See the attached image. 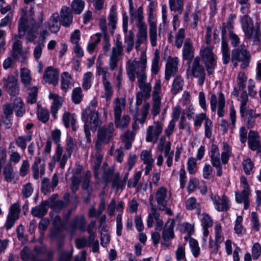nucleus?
I'll return each instance as SVG.
<instances>
[{
	"mask_svg": "<svg viewBox=\"0 0 261 261\" xmlns=\"http://www.w3.org/2000/svg\"><path fill=\"white\" fill-rule=\"evenodd\" d=\"M49 98L53 99L50 112L53 117L56 119L58 110L62 106V98L58 94L52 93L49 94Z\"/></svg>",
	"mask_w": 261,
	"mask_h": 261,
	"instance_id": "33",
	"label": "nucleus"
},
{
	"mask_svg": "<svg viewBox=\"0 0 261 261\" xmlns=\"http://www.w3.org/2000/svg\"><path fill=\"white\" fill-rule=\"evenodd\" d=\"M12 57L15 60H17L19 56L24 58V54L22 52V42L19 40L15 41L12 46Z\"/></svg>",
	"mask_w": 261,
	"mask_h": 261,
	"instance_id": "50",
	"label": "nucleus"
},
{
	"mask_svg": "<svg viewBox=\"0 0 261 261\" xmlns=\"http://www.w3.org/2000/svg\"><path fill=\"white\" fill-rule=\"evenodd\" d=\"M147 76L138 80V85L141 90L142 92L144 93V96L148 98L150 96L151 91V85L150 83H147Z\"/></svg>",
	"mask_w": 261,
	"mask_h": 261,
	"instance_id": "37",
	"label": "nucleus"
},
{
	"mask_svg": "<svg viewBox=\"0 0 261 261\" xmlns=\"http://www.w3.org/2000/svg\"><path fill=\"white\" fill-rule=\"evenodd\" d=\"M108 20L109 26L111 27L112 29V31L111 33L113 35L114 33V30L116 28V23L118 20L116 6L115 5H113L111 8L108 16Z\"/></svg>",
	"mask_w": 261,
	"mask_h": 261,
	"instance_id": "38",
	"label": "nucleus"
},
{
	"mask_svg": "<svg viewBox=\"0 0 261 261\" xmlns=\"http://www.w3.org/2000/svg\"><path fill=\"white\" fill-rule=\"evenodd\" d=\"M247 77L244 72L240 71L238 73L237 82L239 89L243 90L246 87Z\"/></svg>",
	"mask_w": 261,
	"mask_h": 261,
	"instance_id": "64",
	"label": "nucleus"
},
{
	"mask_svg": "<svg viewBox=\"0 0 261 261\" xmlns=\"http://www.w3.org/2000/svg\"><path fill=\"white\" fill-rule=\"evenodd\" d=\"M186 208L187 210L190 211L195 209L197 215H199L200 214V204L197 202V199L194 197H191L187 200L186 201Z\"/></svg>",
	"mask_w": 261,
	"mask_h": 261,
	"instance_id": "44",
	"label": "nucleus"
},
{
	"mask_svg": "<svg viewBox=\"0 0 261 261\" xmlns=\"http://www.w3.org/2000/svg\"><path fill=\"white\" fill-rule=\"evenodd\" d=\"M3 88L11 96H16L19 93L18 81L13 75H9L7 79H3Z\"/></svg>",
	"mask_w": 261,
	"mask_h": 261,
	"instance_id": "15",
	"label": "nucleus"
},
{
	"mask_svg": "<svg viewBox=\"0 0 261 261\" xmlns=\"http://www.w3.org/2000/svg\"><path fill=\"white\" fill-rule=\"evenodd\" d=\"M32 139V133L29 132L26 136H18L15 139L17 146L22 151H24L27 147V142Z\"/></svg>",
	"mask_w": 261,
	"mask_h": 261,
	"instance_id": "42",
	"label": "nucleus"
},
{
	"mask_svg": "<svg viewBox=\"0 0 261 261\" xmlns=\"http://www.w3.org/2000/svg\"><path fill=\"white\" fill-rule=\"evenodd\" d=\"M121 116L114 117V122L116 127L123 129L128 126L131 119L128 115H124L122 118Z\"/></svg>",
	"mask_w": 261,
	"mask_h": 261,
	"instance_id": "39",
	"label": "nucleus"
},
{
	"mask_svg": "<svg viewBox=\"0 0 261 261\" xmlns=\"http://www.w3.org/2000/svg\"><path fill=\"white\" fill-rule=\"evenodd\" d=\"M147 57L145 51L141 52L139 59H135L134 61H129L126 63V71L129 80L134 82L136 76L138 80L147 76Z\"/></svg>",
	"mask_w": 261,
	"mask_h": 261,
	"instance_id": "2",
	"label": "nucleus"
},
{
	"mask_svg": "<svg viewBox=\"0 0 261 261\" xmlns=\"http://www.w3.org/2000/svg\"><path fill=\"white\" fill-rule=\"evenodd\" d=\"M126 106V100L123 97L115 98L113 101L114 117L121 116Z\"/></svg>",
	"mask_w": 261,
	"mask_h": 261,
	"instance_id": "32",
	"label": "nucleus"
},
{
	"mask_svg": "<svg viewBox=\"0 0 261 261\" xmlns=\"http://www.w3.org/2000/svg\"><path fill=\"white\" fill-rule=\"evenodd\" d=\"M20 211V205L18 202L13 204L10 206L5 224L7 230L11 229L14 226L15 221L19 219Z\"/></svg>",
	"mask_w": 261,
	"mask_h": 261,
	"instance_id": "16",
	"label": "nucleus"
},
{
	"mask_svg": "<svg viewBox=\"0 0 261 261\" xmlns=\"http://www.w3.org/2000/svg\"><path fill=\"white\" fill-rule=\"evenodd\" d=\"M222 38L221 41V50L222 53V59L223 64L225 65L228 64L231 61V57L230 55L229 48L228 44L226 40L223 38V36L225 34V29H223L222 31Z\"/></svg>",
	"mask_w": 261,
	"mask_h": 261,
	"instance_id": "30",
	"label": "nucleus"
},
{
	"mask_svg": "<svg viewBox=\"0 0 261 261\" xmlns=\"http://www.w3.org/2000/svg\"><path fill=\"white\" fill-rule=\"evenodd\" d=\"M153 199L157 203V207L158 210L163 211L167 206L169 199L171 196H168L167 189L164 187H161L158 188L154 193L152 195Z\"/></svg>",
	"mask_w": 261,
	"mask_h": 261,
	"instance_id": "14",
	"label": "nucleus"
},
{
	"mask_svg": "<svg viewBox=\"0 0 261 261\" xmlns=\"http://www.w3.org/2000/svg\"><path fill=\"white\" fill-rule=\"evenodd\" d=\"M138 32L137 34V40L135 42V48L137 51L140 50L141 44L147 42V25L137 27Z\"/></svg>",
	"mask_w": 261,
	"mask_h": 261,
	"instance_id": "27",
	"label": "nucleus"
},
{
	"mask_svg": "<svg viewBox=\"0 0 261 261\" xmlns=\"http://www.w3.org/2000/svg\"><path fill=\"white\" fill-rule=\"evenodd\" d=\"M186 30L184 28L179 29L176 32L175 36V46L179 49L183 45L182 56L184 60L188 61L190 63L194 57L195 49L192 40L185 38Z\"/></svg>",
	"mask_w": 261,
	"mask_h": 261,
	"instance_id": "3",
	"label": "nucleus"
},
{
	"mask_svg": "<svg viewBox=\"0 0 261 261\" xmlns=\"http://www.w3.org/2000/svg\"><path fill=\"white\" fill-rule=\"evenodd\" d=\"M149 37L152 46L155 47L157 45L158 33L157 25L156 23H151L149 25Z\"/></svg>",
	"mask_w": 261,
	"mask_h": 261,
	"instance_id": "46",
	"label": "nucleus"
},
{
	"mask_svg": "<svg viewBox=\"0 0 261 261\" xmlns=\"http://www.w3.org/2000/svg\"><path fill=\"white\" fill-rule=\"evenodd\" d=\"M76 147L77 145L74 140L71 137H68L65 145L66 153L71 156Z\"/></svg>",
	"mask_w": 261,
	"mask_h": 261,
	"instance_id": "59",
	"label": "nucleus"
},
{
	"mask_svg": "<svg viewBox=\"0 0 261 261\" xmlns=\"http://www.w3.org/2000/svg\"><path fill=\"white\" fill-rule=\"evenodd\" d=\"M102 143H104V141L98 139L97 138V140L95 144V151L92 153L91 156V162L93 164L94 176L96 179L98 180L100 179L98 171L101 166L103 155V153L101 150Z\"/></svg>",
	"mask_w": 261,
	"mask_h": 261,
	"instance_id": "8",
	"label": "nucleus"
},
{
	"mask_svg": "<svg viewBox=\"0 0 261 261\" xmlns=\"http://www.w3.org/2000/svg\"><path fill=\"white\" fill-rule=\"evenodd\" d=\"M41 24L33 21L31 27L29 28L28 20L26 16L20 17L18 21V37L21 38L27 33V39L29 42L33 41L36 37V34Z\"/></svg>",
	"mask_w": 261,
	"mask_h": 261,
	"instance_id": "5",
	"label": "nucleus"
},
{
	"mask_svg": "<svg viewBox=\"0 0 261 261\" xmlns=\"http://www.w3.org/2000/svg\"><path fill=\"white\" fill-rule=\"evenodd\" d=\"M58 182L59 177L57 173L54 174L50 182L48 178L44 177L42 179L41 184V192L44 195H47L53 192L55 188L57 186Z\"/></svg>",
	"mask_w": 261,
	"mask_h": 261,
	"instance_id": "18",
	"label": "nucleus"
},
{
	"mask_svg": "<svg viewBox=\"0 0 261 261\" xmlns=\"http://www.w3.org/2000/svg\"><path fill=\"white\" fill-rule=\"evenodd\" d=\"M86 221L84 215L75 216L70 223V228L74 232L76 230L81 232L86 231Z\"/></svg>",
	"mask_w": 261,
	"mask_h": 261,
	"instance_id": "24",
	"label": "nucleus"
},
{
	"mask_svg": "<svg viewBox=\"0 0 261 261\" xmlns=\"http://www.w3.org/2000/svg\"><path fill=\"white\" fill-rule=\"evenodd\" d=\"M115 174H116V172H114V168L113 167L109 168L107 169H104L101 179L108 184L111 182Z\"/></svg>",
	"mask_w": 261,
	"mask_h": 261,
	"instance_id": "62",
	"label": "nucleus"
},
{
	"mask_svg": "<svg viewBox=\"0 0 261 261\" xmlns=\"http://www.w3.org/2000/svg\"><path fill=\"white\" fill-rule=\"evenodd\" d=\"M160 51L159 50L156 49L154 51V56L151 61V72L152 75H155L158 74L160 71Z\"/></svg>",
	"mask_w": 261,
	"mask_h": 261,
	"instance_id": "45",
	"label": "nucleus"
},
{
	"mask_svg": "<svg viewBox=\"0 0 261 261\" xmlns=\"http://www.w3.org/2000/svg\"><path fill=\"white\" fill-rule=\"evenodd\" d=\"M190 247L193 256L197 258L200 253V249L198 242L194 239L191 238L189 241Z\"/></svg>",
	"mask_w": 261,
	"mask_h": 261,
	"instance_id": "63",
	"label": "nucleus"
},
{
	"mask_svg": "<svg viewBox=\"0 0 261 261\" xmlns=\"http://www.w3.org/2000/svg\"><path fill=\"white\" fill-rule=\"evenodd\" d=\"M240 113L241 116H244L246 109H247V104L248 101V95L246 91L244 90L240 95Z\"/></svg>",
	"mask_w": 261,
	"mask_h": 261,
	"instance_id": "53",
	"label": "nucleus"
},
{
	"mask_svg": "<svg viewBox=\"0 0 261 261\" xmlns=\"http://www.w3.org/2000/svg\"><path fill=\"white\" fill-rule=\"evenodd\" d=\"M131 16L137 19V27L146 25L143 21L144 16L142 7H139L136 12L131 13Z\"/></svg>",
	"mask_w": 261,
	"mask_h": 261,
	"instance_id": "60",
	"label": "nucleus"
},
{
	"mask_svg": "<svg viewBox=\"0 0 261 261\" xmlns=\"http://www.w3.org/2000/svg\"><path fill=\"white\" fill-rule=\"evenodd\" d=\"M140 159L145 165L153 164L154 159L151 150H143L140 154Z\"/></svg>",
	"mask_w": 261,
	"mask_h": 261,
	"instance_id": "56",
	"label": "nucleus"
},
{
	"mask_svg": "<svg viewBox=\"0 0 261 261\" xmlns=\"http://www.w3.org/2000/svg\"><path fill=\"white\" fill-rule=\"evenodd\" d=\"M111 182L112 184V188L115 189L117 191L119 190H123L125 187L124 186V182L120 179V174L118 172H116V174L114 175Z\"/></svg>",
	"mask_w": 261,
	"mask_h": 261,
	"instance_id": "47",
	"label": "nucleus"
},
{
	"mask_svg": "<svg viewBox=\"0 0 261 261\" xmlns=\"http://www.w3.org/2000/svg\"><path fill=\"white\" fill-rule=\"evenodd\" d=\"M215 208L219 212H226L230 208V201L228 198L225 195L221 197L215 195L212 196Z\"/></svg>",
	"mask_w": 261,
	"mask_h": 261,
	"instance_id": "17",
	"label": "nucleus"
},
{
	"mask_svg": "<svg viewBox=\"0 0 261 261\" xmlns=\"http://www.w3.org/2000/svg\"><path fill=\"white\" fill-rule=\"evenodd\" d=\"M71 97L73 102L75 104H79L82 101L83 94L81 87L75 88L73 89Z\"/></svg>",
	"mask_w": 261,
	"mask_h": 261,
	"instance_id": "61",
	"label": "nucleus"
},
{
	"mask_svg": "<svg viewBox=\"0 0 261 261\" xmlns=\"http://www.w3.org/2000/svg\"><path fill=\"white\" fill-rule=\"evenodd\" d=\"M82 119L92 130H96L101 122L100 113L90 107L83 111Z\"/></svg>",
	"mask_w": 261,
	"mask_h": 261,
	"instance_id": "7",
	"label": "nucleus"
},
{
	"mask_svg": "<svg viewBox=\"0 0 261 261\" xmlns=\"http://www.w3.org/2000/svg\"><path fill=\"white\" fill-rule=\"evenodd\" d=\"M102 83L104 92L101 97L104 98L107 101H110L114 93L113 86L109 80L102 82Z\"/></svg>",
	"mask_w": 261,
	"mask_h": 261,
	"instance_id": "41",
	"label": "nucleus"
},
{
	"mask_svg": "<svg viewBox=\"0 0 261 261\" xmlns=\"http://www.w3.org/2000/svg\"><path fill=\"white\" fill-rule=\"evenodd\" d=\"M59 75L58 69L54 68L52 66H48L45 69L43 80L45 83L56 86L59 82Z\"/></svg>",
	"mask_w": 261,
	"mask_h": 261,
	"instance_id": "20",
	"label": "nucleus"
},
{
	"mask_svg": "<svg viewBox=\"0 0 261 261\" xmlns=\"http://www.w3.org/2000/svg\"><path fill=\"white\" fill-rule=\"evenodd\" d=\"M71 76L67 72H64L61 74V89L65 92L71 86Z\"/></svg>",
	"mask_w": 261,
	"mask_h": 261,
	"instance_id": "54",
	"label": "nucleus"
},
{
	"mask_svg": "<svg viewBox=\"0 0 261 261\" xmlns=\"http://www.w3.org/2000/svg\"><path fill=\"white\" fill-rule=\"evenodd\" d=\"M169 5L171 11L182 13L184 6V0H169Z\"/></svg>",
	"mask_w": 261,
	"mask_h": 261,
	"instance_id": "52",
	"label": "nucleus"
},
{
	"mask_svg": "<svg viewBox=\"0 0 261 261\" xmlns=\"http://www.w3.org/2000/svg\"><path fill=\"white\" fill-rule=\"evenodd\" d=\"M3 175L4 179L8 182H12L15 180L16 173L14 171L12 164L7 163L3 168Z\"/></svg>",
	"mask_w": 261,
	"mask_h": 261,
	"instance_id": "35",
	"label": "nucleus"
},
{
	"mask_svg": "<svg viewBox=\"0 0 261 261\" xmlns=\"http://www.w3.org/2000/svg\"><path fill=\"white\" fill-rule=\"evenodd\" d=\"M242 30L245 34V37L247 39L253 38L255 40H257L261 36L259 23L257 22L250 27H247Z\"/></svg>",
	"mask_w": 261,
	"mask_h": 261,
	"instance_id": "29",
	"label": "nucleus"
},
{
	"mask_svg": "<svg viewBox=\"0 0 261 261\" xmlns=\"http://www.w3.org/2000/svg\"><path fill=\"white\" fill-rule=\"evenodd\" d=\"M62 120L66 128H69L71 125L73 131L76 130V116L75 114L65 112L63 115Z\"/></svg>",
	"mask_w": 261,
	"mask_h": 261,
	"instance_id": "34",
	"label": "nucleus"
},
{
	"mask_svg": "<svg viewBox=\"0 0 261 261\" xmlns=\"http://www.w3.org/2000/svg\"><path fill=\"white\" fill-rule=\"evenodd\" d=\"M259 116V114L256 113L255 110L252 109H246L244 115L241 116L244 117V122L246 127L248 129H251L255 125L256 118Z\"/></svg>",
	"mask_w": 261,
	"mask_h": 261,
	"instance_id": "28",
	"label": "nucleus"
},
{
	"mask_svg": "<svg viewBox=\"0 0 261 261\" xmlns=\"http://www.w3.org/2000/svg\"><path fill=\"white\" fill-rule=\"evenodd\" d=\"M231 154V149L230 146L225 143H223V151L221 153V160L223 164H226Z\"/></svg>",
	"mask_w": 261,
	"mask_h": 261,
	"instance_id": "57",
	"label": "nucleus"
},
{
	"mask_svg": "<svg viewBox=\"0 0 261 261\" xmlns=\"http://www.w3.org/2000/svg\"><path fill=\"white\" fill-rule=\"evenodd\" d=\"M60 22L63 27H69L73 21L72 12L66 6L62 7L60 12Z\"/></svg>",
	"mask_w": 261,
	"mask_h": 261,
	"instance_id": "23",
	"label": "nucleus"
},
{
	"mask_svg": "<svg viewBox=\"0 0 261 261\" xmlns=\"http://www.w3.org/2000/svg\"><path fill=\"white\" fill-rule=\"evenodd\" d=\"M71 157L70 155L66 153H63V149L61 145L57 146L55 153L53 156V159L59 163V166L61 168L64 169L68 159Z\"/></svg>",
	"mask_w": 261,
	"mask_h": 261,
	"instance_id": "25",
	"label": "nucleus"
},
{
	"mask_svg": "<svg viewBox=\"0 0 261 261\" xmlns=\"http://www.w3.org/2000/svg\"><path fill=\"white\" fill-rule=\"evenodd\" d=\"M21 81L24 87L28 89L31 86L32 78L30 76V71L26 68H22L20 70Z\"/></svg>",
	"mask_w": 261,
	"mask_h": 261,
	"instance_id": "51",
	"label": "nucleus"
},
{
	"mask_svg": "<svg viewBox=\"0 0 261 261\" xmlns=\"http://www.w3.org/2000/svg\"><path fill=\"white\" fill-rule=\"evenodd\" d=\"M123 55V46L122 42L117 38L114 46L112 47V51L109 60V67H103L102 64L97 63L96 72L98 75H102V82L108 81L110 73L109 69L113 71L114 79V83L118 90L121 89L123 80L122 68L118 67L119 62Z\"/></svg>",
	"mask_w": 261,
	"mask_h": 261,
	"instance_id": "1",
	"label": "nucleus"
},
{
	"mask_svg": "<svg viewBox=\"0 0 261 261\" xmlns=\"http://www.w3.org/2000/svg\"><path fill=\"white\" fill-rule=\"evenodd\" d=\"M211 162L214 167L216 169L217 175L221 176L222 175V165L220 159V153L218 146L213 144L211 150Z\"/></svg>",
	"mask_w": 261,
	"mask_h": 261,
	"instance_id": "19",
	"label": "nucleus"
},
{
	"mask_svg": "<svg viewBox=\"0 0 261 261\" xmlns=\"http://www.w3.org/2000/svg\"><path fill=\"white\" fill-rule=\"evenodd\" d=\"M149 200L150 212L148 215L147 225L148 228H151L153 227L154 223L161 218H160V214L158 212V208L153 203V196L152 194L150 195Z\"/></svg>",
	"mask_w": 261,
	"mask_h": 261,
	"instance_id": "21",
	"label": "nucleus"
},
{
	"mask_svg": "<svg viewBox=\"0 0 261 261\" xmlns=\"http://www.w3.org/2000/svg\"><path fill=\"white\" fill-rule=\"evenodd\" d=\"M85 3L83 0H73L71 3V7L76 14H81L84 10Z\"/></svg>",
	"mask_w": 261,
	"mask_h": 261,
	"instance_id": "58",
	"label": "nucleus"
},
{
	"mask_svg": "<svg viewBox=\"0 0 261 261\" xmlns=\"http://www.w3.org/2000/svg\"><path fill=\"white\" fill-rule=\"evenodd\" d=\"M210 94V102L212 111L215 112L216 111L218 103L217 115L219 117H224L226 113L225 110V99L224 95L222 92H220L218 94V99L217 101V97L215 94L211 92Z\"/></svg>",
	"mask_w": 261,
	"mask_h": 261,
	"instance_id": "10",
	"label": "nucleus"
},
{
	"mask_svg": "<svg viewBox=\"0 0 261 261\" xmlns=\"http://www.w3.org/2000/svg\"><path fill=\"white\" fill-rule=\"evenodd\" d=\"M241 182L242 185L243 190L242 192H236V200L238 203H242L243 202L244 208L247 210L249 208L250 205L249 196L250 195V190L246 177L241 176Z\"/></svg>",
	"mask_w": 261,
	"mask_h": 261,
	"instance_id": "12",
	"label": "nucleus"
},
{
	"mask_svg": "<svg viewBox=\"0 0 261 261\" xmlns=\"http://www.w3.org/2000/svg\"><path fill=\"white\" fill-rule=\"evenodd\" d=\"M184 80L181 75L176 76L172 82L171 92L172 94L176 95L183 90Z\"/></svg>",
	"mask_w": 261,
	"mask_h": 261,
	"instance_id": "36",
	"label": "nucleus"
},
{
	"mask_svg": "<svg viewBox=\"0 0 261 261\" xmlns=\"http://www.w3.org/2000/svg\"><path fill=\"white\" fill-rule=\"evenodd\" d=\"M135 135L136 133L134 131L127 130L121 136L122 140L124 143V147L126 149L129 150L131 148Z\"/></svg>",
	"mask_w": 261,
	"mask_h": 261,
	"instance_id": "43",
	"label": "nucleus"
},
{
	"mask_svg": "<svg viewBox=\"0 0 261 261\" xmlns=\"http://www.w3.org/2000/svg\"><path fill=\"white\" fill-rule=\"evenodd\" d=\"M124 43L126 45V52L129 53L134 46V33L132 31H129L125 36Z\"/></svg>",
	"mask_w": 261,
	"mask_h": 261,
	"instance_id": "55",
	"label": "nucleus"
},
{
	"mask_svg": "<svg viewBox=\"0 0 261 261\" xmlns=\"http://www.w3.org/2000/svg\"><path fill=\"white\" fill-rule=\"evenodd\" d=\"M199 55L208 74H212L217 66V55L213 52V47L211 45H202Z\"/></svg>",
	"mask_w": 261,
	"mask_h": 261,
	"instance_id": "6",
	"label": "nucleus"
},
{
	"mask_svg": "<svg viewBox=\"0 0 261 261\" xmlns=\"http://www.w3.org/2000/svg\"><path fill=\"white\" fill-rule=\"evenodd\" d=\"M251 60V53L244 44L232 49L231 61L234 67H237L239 63H240L241 69H247L249 66Z\"/></svg>",
	"mask_w": 261,
	"mask_h": 261,
	"instance_id": "4",
	"label": "nucleus"
},
{
	"mask_svg": "<svg viewBox=\"0 0 261 261\" xmlns=\"http://www.w3.org/2000/svg\"><path fill=\"white\" fill-rule=\"evenodd\" d=\"M191 72L194 77L198 79V85L202 86L205 80L206 73L204 67L200 64L199 57H196L194 59L191 67Z\"/></svg>",
	"mask_w": 261,
	"mask_h": 261,
	"instance_id": "13",
	"label": "nucleus"
},
{
	"mask_svg": "<svg viewBox=\"0 0 261 261\" xmlns=\"http://www.w3.org/2000/svg\"><path fill=\"white\" fill-rule=\"evenodd\" d=\"M114 130L113 123L110 122L108 125L102 127L98 130L97 137L98 139L104 141L105 143H108L113 138Z\"/></svg>",
	"mask_w": 261,
	"mask_h": 261,
	"instance_id": "22",
	"label": "nucleus"
},
{
	"mask_svg": "<svg viewBox=\"0 0 261 261\" xmlns=\"http://www.w3.org/2000/svg\"><path fill=\"white\" fill-rule=\"evenodd\" d=\"M101 34L96 33L91 37V41L89 42L87 49L90 54H92L94 51L96 46L100 42Z\"/></svg>",
	"mask_w": 261,
	"mask_h": 261,
	"instance_id": "48",
	"label": "nucleus"
},
{
	"mask_svg": "<svg viewBox=\"0 0 261 261\" xmlns=\"http://www.w3.org/2000/svg\"><path fill=\"white\" fill-rule=\"evenodd\" d=\"M178 59L177 57L168 60L166 65L165 78L168 81L171 76L175 75L178 71Z\"/></svg>",
	"mask_w": 261,
	"mask_h": 261,
	"instance_id": "26",
	"label": "nucleus"
},
{
	"mask_svg": "<svg viewBox=\"0 0 261 261\" xmlns=\"http://www.w3.org/2000/svg\"><path fill=\"white\" fill-rule=\"evenodd\" d=\"M259 136L256 132L250 130L248 135V145L252 150H256L261 155V146L258 139Z\"/></svg>",
	"mask_w": 261,
	"mask_h": 261,
	"instance_id": "31",
	"label": "nucleus"
},
{
	"mask_svg": "<svg viewBox=\"0 0 261 261\" xmlns=\"http://www.w3.org/2000/svg\"><path fill=\"white\" fill-rule=\"evenodd\" d=\"M163 129V123L160 121H154L152 125H149L147 128L146 141L153 144L156 143L159 137L162 133Z\"/></svg>",
	"mask_w": 261,
	"mask_h": 261,
	"instance_id": "11",
	"label": "nucleus"
},
{
	"mask_svg": "<svg viewBox=\"0 0 261 261\" xmlns=\"http://www.w3.org/2000/svg\"><path fill=\"white\" fill-rule=\"evenodd\" d=\"M175 222L174 219H168L163 229L162 232V241L161 245L164 249L168 248L171 245L172 240L175 237L174 232Z\"/></svg>",
	"mask_w": 261,
	"mask_h": 261,
	"instance_id": "9",
	"label": "nucleus"
},
{
	"mask_svg": "<svg viewBox=\"0 0 261 261\" xmlns=\"http://www.w3.org/2000/svg\"><path fill=\"white\" fill-rule=\"evenodd\" d=\"M24 105L20 98H17L14 101L13 109L17 117H22L25 113Z\"/></svg>",
	"mask_w": 261,
	"mask_h": 261,
	"instance_id": "49",
	"label": "nucleus"
},
{
	"mask_svg": "<svg viewBox=\"0 0 261 261\" xmlns=\"http://www.w3.org/2000/svg\"><path fill=\"white\" fill-rule=\"evenodd\" d=\"M46 204L42 201L40 204L33 208L31 210V214L34 217L42 218L45 216L47 212Z\"/></svg>",
	"mask_w": 261,
	"mask_h": 261,
	"instance_id": "40",
	"label": "nucleus"
}]
</instances>
